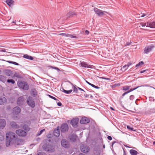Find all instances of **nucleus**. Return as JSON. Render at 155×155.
Returning a JSON list of instances; mask_svg holds the SVG:
<instances>
[{
	"label": "nucleus",
	"instance_id": "f257e3e1",
	"mask_svg": "<svg viewBox=\"0 0 155 155\" xmlns=\"http://www.w3.org/2000/svg\"><path fill=\"white\" fill-rule=\"evenodd\" d=\"M17 136L14 133L8 132L6 134V146L8 147L10 145L13 144L14 140Z\"/></svg>",
	"mask_w": 155,
	"mask_h": 155
},
{
	"label": "nucleus",
	"instance_id": "f03ea898",
	"mask_svg": "<svg viewBox=\"0 0 155 155\" xmlns=\"http://www.w3.org/2000/svg\"><path fill=\"white\" fill-rule=\"evenodd\" d=\"M27 103L29 106L32 108H34L35 106V101L33 98L31 96H29L27 98Z\"/></svg>",
	"mask_w": 155,
	"mask_h": 155
},
{
	"label": "nucleus",
	"instance_id": "7ed1b4c3",
	"mask_svg": "<svg viewBox=\"0 0 155 155\" xmlns=\"http://www.w3.org/2000/svg\"><path fill=\"white\" fill-rule=\"evenodd\" d=\"M18 87L25 90H28L29 88V86L26 82L24 81H20L18 82Z\"/></svg>",
	"mask_w": 155,
	"mask_h": 155
},
{
	"label": "nucleus",
	"instance_id": "20e7f679",
	"mask_svg": "<svg viewBox=\"0 0 155 155\" xmlns=\"http://www.w3.org/2000/svg\"><path fill=\"white\" fill-rule=\"evenodd\" d=\"M43 149L48 152H53L54 151V147L51 145L44 144L43 146Z\"/></svg>",
	"mask_w": 155,
	"mask_h": 155
},
{
	"label": "nucleus",
	"instance_id": "39448f33",
	"mask_svg": "<svg viewBox=\"0 0 155 155\" xmlns=\"http://www.w3.org/2000/svg\"><path fill=\"white\" fill-rule=\"evenodd\" d=\"M61 130L62 133H65L68 131V127L67 124L64 123L62 124L61 127Z\"/></svg>",
	"mask_w": 155,
	"mask_h": 155
},
{
	"label": "nucleus",
	"instance_id": "423d86ee",
	"mask_svg": "<svg viewBox=\"0 0 155 155\" xmlns=\"http://www.w3.org/2000/svg\"><path fill=\"white\" fill-rule=\"evenodd\" d=\"M154 47V46L152 45L146 46L144 49V53L146 54H148L152 50Z\"/></svg>",
	"mask_w": 155,
	"mask_h": 155
},
{
	"label": "nucleus",
	"instance_id": "0eeeda50",
	"mask_svg": "<svg viewBox=\"0 0 155 155\" xmlns=\"http://www.w3.org/2000/svg\"><path fill=\"white\" fill-rule=\"evenodd\" d=\"M94 10L96 13L100 16H101L104 15V13H107L104 11H102L97 8H95Z\"/></svg>",
	"mask_w": 155,
	"mask_h": 155
},
{
	"label": "nucleus",
	"instance_id": "6e6552de",
	"mask_svg": "<svg viewBox=\"0 0 155 155\" xmlns=\"http://www.w3.org/2000/svg\"><path fill=\"white\" fill-rule=\"evenodd\" d=\"M16 133L19 136L24 137L26 134V133L24 130L19 129L16 130Z\"/></svg>",
	"mask_w": 155,
	"mask_h": 155
},
{
	"label": "nucleus",
	"instance_id": "1a4fd4ad",
	"mask_svg": "<svg viewBox=\"0 0 155 155\" xmlns=\"http://www.w3.org/2000/svg\"><path fill=\"white\" fill-rule=\"evenodd\" d=\"M80 148L81 152L84 153H87L89 150V147L85 145H82L81 146Z\"/></svg>",
	"mask_w": 155,
	"mask_h": 155
},
{
	"label": "nucleus",
	"instance_id": "9d476101",
	"mask_svg": "<svg viewBox=\"0 0 155 155\" xmlns=\"http://www.w3.org/2000/svg\"><path fill=\"white\" fill-rule=\"evenodd\" d=\"M80 64L81 65V66L84 68H93V65H89L86 62L84 61L81 62Z\"/></svg>",
	"mask_w": 155,
	"mask_h": 155
},
{
	"label": "nucleus",
	"instance_id": "9b49d317",
	"mask_svg": "<svg viewBox=\"0 0 155 155\" xmlns=\"http://www.w3.org/2000/svg\"><path fill=\"white\" fill-rule=\"evenodd\" d=\"M61 144L63 147L66 148H68L69 147L68 142L65 139H63L61 140Z\"/></svg>",
	"mask_w": 155,
	"mask_h": 155
},
{
	"label": "nucleus",
	"instance_id": "f8f14e48",
	"mask_svg": "<svg viewBox=\"0 0 155 155\" xmlns=\"http://www.w3.org/2000/svg\"><path fill=\"white\" fill-rule=\"evenodd\" d=\"M6 124L5 120L4 119H0V129H3Z\"/></svg>",
	"mask_w": 155,
	"mask_h": 155
},
{
	"label": "nucleus",
	"instance_id": "ddd939ff",
	"mask_svg": "<svg viewBox=\"0 0 155 155\" xmlns=\"http://www.w3.org/2000/svg\"><path fill=\"white\" fill-rule=\"evenodd\" d=\"M78 120V118L73 119L71 120V124L73 127H77Z\"/></svg>",
	"mask_w": 155,
	"mask_h": 155
},
{
	"label": "nucleus",
	"instance_id": "4468645a",
	"mask_svg": "<svg viewBox=\"0 0 155 155\" xmlns=\"http://www.w3.org/2000/svg\"><path fill=\"white\" fill-rule=\"evenodd\" d=\"M21 112V109L18 107H16L13 109V113L14 114L17 115Z\"/></svg>",
	"mask_w": 155,
	"mask_h": 155
},
{
	"label": "nucleus",
	"instance_id": "2eb2a0df",
	"mask_svg": "<svg viewBox=\"0 0 155 155\" xmlns=\"http://www.w3.org/2000/svg\"><path fill=\"white\" fill-rule=\"evenodd\" d=\"M69 138L71 141L74 142L77 140L78 137L76 135L73 134L69 136Z\"/></svg>",
	"mask_w": 155,
	"mask_h": 155
},
{
	"label": "nucleus",
	"instance_id": "dca6fc26",
	"mask_svg": "<svg viewBox=\"0 0 155 155\" xmlns=\"http://www.w3.org/2000/svg\"><path fill=\"white\" fill-rule=\"evenodd\" d=\"M90 122V120L86 117H84L81 118L80 121V122L81 124H85L88 123Z\"/></svg>",
	"mask_w": 155,
	"mask_h": 155
},
{
	"label": "nucleus",
	"instance_id": "f3484780",
	"mask_svg": "<svg viewBox=\"0 0 155 155\" xmlns=\"http://www.w3.org/2000/svg\"><path fill=\"white\" fill-rule=\"evenodd\" d=\"M21 143V140L18 138V136H17V137H16L15 140H14L13 144H14L15 146H16L20 144Z\"/></svg>",
	"mask_w": 155,
	"mask_h": 155
},
{
	"label": "nucleus",
	"instance_id": "a211bd4d",
	"mask_svg": "<svg viewBox=\"0 0 155 155\" xmlns=\"http://www.w3.org/2000/svg\"><path fill=\"white\" fill-rule=\"evenodd\" d=\"M24 101V98L23 97H19L17 100V104L18 105L20 106L22 105Z\"/></svg>",
	"mask_w": 155,
	"mask_h": 155
},
{
	"label": "nucleus",
	"instance_id": "6ab92c4d",
	"mask_svg": "<svg viewBox=\"0 0 155 155\" xmlns=\"http://www.w3.org/2000/svg\"><path fill=\"white\" fill-rule=\"evenodd\" d=\"M54 134L55 136L58 137L60 134V132L59 127H58L57 129L54 130Z\"/></svg>",
	"mask_w": 155,
	"mask_h": 155
},
{
	"label": "nucleus",
	"instance_id": "aec40b11",
	"mask_svg": "<svg viewBox=\"0 0 155 155\" xmlns=\"http://www.w3.org/2000/svg\"><path fill=\"white\" fill-rule=\"evenodd\" d=\"M7 102L6 99L4 97H0V105H4Z\"/></svg>",
	"mask_w": 155,
	"mask_h": 155
},
{
	"label": "nucleus",
	"instance_id": "412c9836",
	"mask_svg": "<svg viewBox=\"0 0 155 155\" xmlns=\"http://www.w3.org/2000/svg\"><path fill=\"white\" fill-rule=\"evenodd\" d=\"M147 25L146 26L147 27H150L151 28H155V21L150 23L147 22Z\"/></svg>",
	"mask_w": 155,
	"mask_h": 155
},
{
	"label": "nucleus",
	"instance_id": "4be33fe9",
	"mask_svg": "<svg viewBox=\"0 0 155 155\" xmlns=\"http://www.w3.org/2000/svg\"><path fill=\"white\" fill-rule=\"evenodd\" d=\"M10 125L12 127L15 128H18L19 127L18 125L15 122H11L10 123Z\"/></svg>",
	"mask_w": 155,
	"mask_h": 155
},
{
	"label": "nucleus",
	"instance_id": "5701e85b",
	"mask_svg": "<svg viewBox=\"0 0 155 155\" xmlns=\"http://www.w3.org/2000/svg\"><path fill=\"white\" fill-rule=\"evenodd\" d=\"M5 73L6 75L8 76H10L12 75V71L9 70H7L5 71Z\"/></svg>",
	"mask_w": 155,
	"mask_h": 155
},
{
	"label": "nucleus",
	"instance_id": "b1692460",
	"mask_svg": "<svg viewBox=\"0 0 155 155\" xmlns=\"http://www.w3.org/2000/svg\"><path fill=\"white\" fill-rule=\"evenodd\" d=\"M5 2L9 6H11L12 5L14 4V2L12 0H7Z\"/></svg>",
	"mask_w": 155,
	"mask_h": 155
},
{
	"label": "nucleus",
	"instance_id": "393cba45",
	"mask_svg": "<svg viewBox=\"0 0 155 155\" xmlns=\"http://www.w3.org/2000/svg\"><path fill=\"white\" fill-rule=\"evenodd\" d=\"M130 153L131 155H137L138 152L134 150L131 149L130 151Z\"/></svg>",
	"mask_w": 155,
	"mask_h": 155
},
{
	"label": "nucleus",
	"instance_id": "a878e982",
	"mask_svg": "<svg viewBox=\"0 0 155 155\" xmlns=\"http://www.w3.org/2000/svg\"><path fill=\"white\" fill-rule=\"evenodd\" d=\"M76 15V14L74 12H70L67 15V17H70L71 16Z\"/></svg>",
	"mask_w": 155,
	"mask_h": 155
},
{
	"label": "nucleus",
	"instance_id": "bb28decb",
	"mask_svg": "<svg viewBox=\"0 0 155 155\" xmlns=\"http://www.w3.org/2000/svg\"><path fill=\"white\" fill-rule=\"evenodd\" d=\"M31 95L35 97L37 95V92L36 91L35 89H32L31 91Z\"/></svg>",
	"mask_w": 155,
	"mask_h": 155
},
{
	"label": "nucleus",
	"instance_id": "cd10ccee",
	"mask_svg": "<svg viewBox=\"0 0 155 155\" xmlns=\"http://www.w3.org/2000/svg\"><path fill=\"white\" fill-rule=\"evenodd\" d=\"M23 129H24L26 131H28L30 130V128L29 127L26 125H23V126H21Z\"/></svg>",
	"mask_w": 155,
	"mask_h": 155
},
{
	"label": "nucleus",
	"instance_id": "c85d7f7f",
	"mask_svg": "<svg viewBox=\"0 0 155 155\" xmlns=\"http://www.w3.org/2000/svg\"><path fill=\"white\" fill-rule=\"evenodd\" d=\"M23 57L25 58L30 59L31 60H33L34 59L33 57L31 56H29L28 54H25L23 56Z\"/></svg>",
	"mask_w": 155,
	"mask_h": 155
},
{
	"label": "nucleus",
	"instance_id": "c756f323",
	"mask_svg": "<svg viewBox=\"0 0 155 155\" xmlns=\"http://www.w3.org/2000/svg\"><path fill=\"white\" fill-rule=\"evenodd\" d=\"M128 68L127 66L126 65H125L121 68V70L122 71H125Z\"/></svg>",
	"mask_w": 155,
	"mask_h": 155
},
{
	"label": "nucleus",
	"instance_id": "7c9ffc66",
	"mask_svg": "<svg viewBox=\"0 0 155 155\" xmlns=\"http://www.w3.org/2000/svg\"><path fill=\"white\" fill-rule=\"evenodd\" d=\"M6 80L5 78L3 75H0V81L4 82Z\"/></svg>",
	"mask_w": 155,
	"mask_h": 155
},
{
	"label": "nucleus",
	"instance_id": "2f4dec72",
	"mask_svg": "<svg viewBox=\"0 0 155 155\" xmlns=\"http://www.w3.org/2000/svg\"><path fill=\"white\" fill-rule=\"evenodd\" d=\"M144 64V63L143 61H141L140 62L137 64L136 65V67H138L140 66L141 65H143Z\"/></svg>",
	"mask_w": 155,
	"mask_h": 155
},
{
	"label": "nucleus",
	"instance_id": "473e14b6",
	"mask_svg": "<svg viewBox=\"0 0 155 155\" xmlns=\"http://www.w3.org/2000/svg\"><path fill=\"white\" fill-rule=\"evenodd\" d=\"M130 88V87L128 86H126L123 87V89L124 91H127L129 90Z\"/></svg>",
	"mask_w": 155,
	"mask_h": 155
},
{
	"label": "nucleus",
	"instance_id": "72a5a7b5",
	"mask_svg": "<svg viewBox=\"0 0 155 155\" xmlns=\"http://www.w3.org/2000/svg\"><path fill=\"white\" fill-rule=\"evenodd\" d=\"M7 81L8 83H11L12 84H14L15 83V81L13 79H8Z\"/></svg>",
	"mask_w": 155,
	"mask_h": 155
},
{
	"label": "nucleus",
	"instance_id": "f704fd0d",
	"mask_svg": "<svg viewBox=\"0 0 155 155\" xmlns=\"http://www.w3.org/2000/svg\"><path fill=\"white\" fill-rule=\"evenodd\" d=\"M8 62L9 63L12 64L16 65H19V64L18 63L15 62H13L11 61H8Z\"/></svg>",
	"mask_w": 155,
	"mask_h": 155
},
{
	"label": "nucleus",
	"instance_id": "c9c22d12",
	"mask_svg": "<svg viewBox=\"0 0 155 155\" xmlns=\"http://www.w3.org/2000/svg\"><path fill=\"white\" fill-rule=\"evenodd\" d=\"M64 91V93L66 94H70L72 91V90H69L68 91Z\"/></svg>",
	"mask_w": 155,
	"mask_h": 155
},
{
	"label": "nucleus",
	"instance_id": "e433bc0d",
	"mask_svg": "<svg viewBox=\"0 0 155 155\" xmlns=\"http://www.w3.org/2000/svg\"><path fill=\"white\" fill-rule=\"evenodd\" d=\"M13 77H15L18 78H20V77L19 74L16 73H15L13 75Z\"/></svg>",
	"mask_w": 155,
	"mask_h": 155
},
{
	"label": "nucleus",
	"instance_id": "4c0bfd02",
	"mask_svg": "<svg viewBox=\"0 0 155 155\" xmlns=\"http://www.w3.org/2000/svg\"><path fill=\"white\" fill-rule=\"evenodd\" d=\"M4 136L1 133H0V140L2 141L4 140Z\"/></svg>",
	"mask_w": 155,
	"mask_h": 155
},
{
	"label": "nucleus",
	"instance_id": "58836bf2",
	"mask_svg": "<svg viewBox=\"0 0 155 155\" xmlns=\"http://www.w3.org/2000/svg\"><path fill=\"white\" fill-rule=\"evenodd\" d=\"M67 37H69L71 38H76V37L75 36H74L72 35H70V34H67Z\"/></svg>",
	"mask_w": 155,
	"mask_h": 155
},
{
	"label": "nucleus",
	"instance_id": "ea45409f",
	"mask_svg": "<svg viewBox=\"0 0 155 155\" xmlns=\"http://www.w3.org/2000/svg\"><path fill=\"white\" fill-rule=\"evenodd\" d=\"M49 67L51 68H53V69H55L56 70H57L58 71H60L59 69L58 68L55 67H53L52 66H50Z\"/></svg>",
	"mask_w": 155,
	"mask_h": 155
},
{
	"label": "nucleus",
	"instance_id": "a19ab883",
	"mask_svg": "<svg viewBox=\"0 0 155 155\" xmlns=\"http://www.w3.org/2000/svg\"><path fill=\"white\" fill-rule=\"evenodd\" d=\"M127 128L129 129L130 130H133L134 129L133 128L131 127L130 126H127Z\"/></svg>",
	"mask_w": 155,
	"mask_h": 155
},
{
	"label": "nucleus",
	"instance_id": "79ce46f5",
	"mask_svg": "<svg viewBox=\"0 0 155 155\" xmlns=\"http://www.w3.org/2000/svg\"><path fill=\"white\" fill-rule=\"evenodd\" d=\"M90 85L92 87L95 88H96V89H99L100 88V87H97V86H95V85H94V84H90Z\"/></svg>",
	"mask_w": 155,
	"mask_h": 155
},
{
	"label": "nucleus",
	"instance_id": "37998d69",
	"mask_svg": "<svg viewBox=\"0 0 155 155\" xmlns=\"http://www.w3.org/2000/svg\"><path fill=\"white\" fill-rule=\"evenodd\" d=\"M74 91L76 93L78 92V89L76 87V86H74Z\"/></svg>",
	"mask_w": 155,
	"mask_h": 155
},
{
	"label": "nucleus",
	"instance_id": "c03bdc74",
	"mask_svg": "<svg viewBox=\"0 0 155 155\" xmlns=\"http://www.w3.org/2000/svg\"><path fill=\"white\" fill-rule=\"evenodd\" d=\"M131 41H130V42H127L125 44L124 46H126L129 45H130L131 44Z\"/></svg>",
	"mask_w": 155,
	"mask_h": 155
},
{
	"label": "nucleus",
	"instance_id": "a18cd8bd",
	"mask_svg": "<svg viewBox=\"0 0 155 155\" xmlns=\"http://www.w3.org/2000/svg\"><path fill=\"white\" fill-rule=\"evenodd\" d=\"M45 131V129H43L42 130H41L39 132V133H38V135H41L42 132H43L44 131Z\"/></svg>",
	"mask_w": 155,
	"mask_h": 155
},
{
	"label": "nucleus",
	"instance_id": "49530a36",
	"mask_svg": "<svg viewBox=\"0 0 155 155\" xmlns=\"http://www.w3.org/2000/svg\"><path fill=\"white\" fill-rule=\"evenodd\" d=\"M134 98V97L133 95H131L130 97V99L131 100H133Z\"/></svg>",
	"mask_w": 155,
	"mask_h": 155
},
{
	"label": "nucleus",
	"instance_id": "de8ad7c7",
	"mask_svg": "<svg viewBox=\"0 0 155 155\" xmlns=\"http://www.w3.org/2000/svg\"><path fill=\"white\" fill-rule=\"evenodd\" d=\"M139 87L138 86L137 87H135V88H131L129 90L130 91V92H131L136 89H137Z\"/></svg>",
	"mask_w": 155,
	"mask_h": 155
},
{
	"label": "nucleus",
	"instance_id": "09e8293b",
	"mask_svg": "<svg viewBox=\"0 0 155 155\" xmlns=\"http://www.w3.org/2000/svg\"><path fill=\"white\" fill-rule=\"evenodd\" d=\"M140 24L143 27L145 26L146 25V23H141Z\"/></svg>",
	"mask_w": 155,
	"mask_h": 155
},
{
	"label": "nucleus",
	"instance_id": "8fccbe9b",
	"mask_svg": "<svg viewBox=\"0 0 155 155\" xmlns=\"http://www.w3.org/2000/svg\"><path fill=\"white\" fill-rule=\"evenodd\" d=\"M154 111V109H151L150 110V112H151L152 113H154L155 112L154 111ZM150 113H148V114H150Z\"/></svg>",
	"mask_w": 155,
	"mask_h": 155
},
{
	"label": "nucleus",
	"instance_id": "3c124183",
	"mask_svg": "<svg viewBox=\"0 0 155 155\" xmlns=\"http://www.w3.org/2000/svg\"><path fill=\"white\" fill-rule=\"evenodd\" d=\"M49 96L51 97V98L54 99V100H56V99L54 97H53L51 96L50 95H49Z\"/></svg>",
	"mask_w": 155,
	"mask_h": 155
},
{
	"label": "nucleus",
	"instance_id": "603ef678",
	"mask_svg": "<svg viewBox=\"0 0 155 155\" xmlns=\"http://www.w3.org/2000/svg\"><path fill=\"white\" fill-rule=\"evenodd\" d=\"M107 138V139H108V140H112V138L110 136H108Z\"/></svg>",
	"mask_w": 155,
	"mask_h": 155
},
{
	"label": "nucleus",
	"instance_id": "864d4df0",
	"mask_svg": "<svg viewBox=\"0 0 155 155\" xmlns=\"http://www.w3.org/2000/svg\"><path fill=\"white\" fill-rule=\"evenodd\" d=\"M44 153L42 152H39L37 155H43Z\"/></svg>",
	"mask_w": 155,
	"mask_h": 155
},
{
	"label": "nucleus",
	"instance_id": "5fc2aeb1",
	"mask_svg": "<svg viewBox=\"0 0 155 155\" xmlns=\"http://www.w3.org/2000/svg\"><path fill=\"white\" fill-rule=\"evenodd\" d=\"M132 64V63H128L126 65L128 67H129L130 65Z\"/></svg>",
	"mask_w": 155,
	"mask_h": 155
},
{
	"label": "nucleus",
	"instance_id": "6e6d98bb",
	"mask_svg": "<svg viewBox=\"0 0 155 155\" xmlns=\"http://www.w3.org/2000/svg\"><path fill=\"white\" fill-rule=\"evenodd\" d=\"M147 70H141L140 71V73H143L145 71H146Z\"/></svg>",
	"mask_w": 155,
	"mask_h": 155
},
{
	"label": "nucleus",
	"instance_id": "4d7b16f0",
	"mask_svg": "<svg viewBox=\"0 0 155 155\" xmlns=\"http://www.w3.org/2000/svg\"><path fill=\"white\" fill-rule=\"evenodd\" d=\"M57 105L58 106H61L62 105V104L61 102H58L57 103Z\"/></svg>",
	"mask_w": 155,
	"mask_h": 155
},
{
	"label": "nucleus",
	"instance_id": "13d9d810",
	"mask_svg": "<svg viewBox=\"0 0 155 155\" xmlns=\"http://www.w3.org/2000/svg\"><path fill=\"white\" fill-rule=\"evenodd\" d=\"M85 33L87 35H88L89 33V31L87 30H86L85 31Z\"/></svg>",
	"mask_w": 155,
	"mask_h": 155
},
{
	"label": "nucleus",
	"instance_id": "bf43d9fd",
	"mask_svg": "<svg viewBox=\"0 0 155 155\" xmlns=\"http://www.w3.org/2000/svg\"><path fill=\"white\" fill-rule=\"evenodd\" d=\"M78 89L80 91H84V92L85 91H84L83 89H81V88H80L79 87H78Z\"/></svg>",
	"mask_w": 155,
	"mask_h": 155
},
{
	"label": "nucleus",
	"instance_id": "052dcab7",
	"mask_svg": "<svg viewBox=\"0 0 155 155\" xmlns=\"http://www.w3.org/2000/svg\"><path fill=\"white\" fill-rule=\"evenodd\" d=\"M146 15L145 14H143L141 16V17H143L144 16H145V15Z\"/></svg>",
	"mask_w": 155,
	"mask_h": 155
},
{
	"label": "nucleus",
	"instance_id": "680f3d73",
	"mask_svg": "<svg viewBox=\"0 0 155 155\" xmlns=\"http://www.w3.org/2000/svg\"><path fill=\"white\" fill-rule=\"evenodd\" d=\"M61 91H63V92H64V91H66V90H64V89H63V88H62L61 89Z\"/></svg>",
	"mask_w": 155,
	"mask_h": 155
},
{
	"label": "nucleus",
	"instance_id": "e2e57ef3",
	"mask_svg": "<svg viewBox=\"0 0 155 155\" xmlns=\"http://www.w3.org/2000/svg\"><path fill=\"white\" fill-rule=\"evenodd\" d=\"M84 96L86 97H88V95L87 94H84Z\"/></svg>",
	"mask_w": 155,
	"mask_h": 155
},
{
	"label": "nucleus",
	"instance_id": "0e129e2a",
	"mask_svg": "<svg viewBox=\"0 0 155 155\" xmlns=\"http://www.w3.org/2000/svg\"><path fill=\"white\" fill-rule=\"evenodd\" d=\"M126 94H127L125 92L123 94H122V96H124Z\"/></svg>",
	"mask_w": 155,
	"mask_h": 155
},
{
	"label": "nucleus",
	"instance_id": "69168bd1",
	"mask_svg": "<svg viewBox=\"0 0 155 155\" xmlns=\"http://www.w3.org/2000/svg\"><path fill=\"white\" fill-rule=\"evenodd\" d=\"M86 82L88 84H89V85H90V84H91V83H89V82H88L87 81H86Z\"/></svg>",
	"mask_w": 155,
	"mask_h": 155
},
{
	"label": "nucleus",
	"instance_id": "338daca9",
	"mask_svg": "<svg viewBox=\"0 0 155 155\" xmlns=\"http://www.w3.org/2000/svg\"><path fill=\"white\" fill-rule=\"evenodd\" d=\"M67 34H65V33H64L63 34V36H67Z\"/></svg>",
	"mask_w": 155,
	"mask_h": 155
},
{
	"label": "nucleus",
	"instance_id": "774afa93",
	"mask_svg": "<svg viewBox=\"0 0 155 155\" xmlns=\"http://www.w3.org/2000/svg\"><path fill=\"white\" fill-rule=\"evenodd\" d=\"M130 92V90L126 92L127 94Z\"/></svg>",
	"mask_w": 155,
	"mask_h": 155
}]
</instances>
